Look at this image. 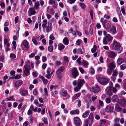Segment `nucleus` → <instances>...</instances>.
Listing matches in <instances>:
<instances>
[{"mask_svg":"<svg viewBox=\"0 0 126 126\" xmlns=\"http://www.w3.org/2000/svg\"><path fill=\"white\" fill-rule=\"evenodd\" d=\"M113 45L112 49L113 50H117L119 53L122 51L123 48L121 46L119 42L114 40Z\"/></svg>","mask_w":126,"mask_h":126,"instance_id":"f257e3e1","label":"nucleus"},{"mask_svg":"<svg viewBox=\"0 0 126 126\" xmlns=\"http://www.w3.org/2000/svg\"><path fill=\"white\" fill-rule=\"evenodd\" d=\"M98 81L103 85H105L109 82L108 79L102 77H99L97 78Z\"/></svg>","mask_w":126,"mask_h":126,"instance_id":"f03ea898","label":"nucleus"},{"mask_svg":"<svg viewBox=\"0 0 126 126\" xmlns=\"http://www.w3.org/2000/svg\"><path fill=\"white\" fill-rule=\"evenodd\" d=\"M94 118L93 116V113H91L88 118L85 120V122L88 124L90 126H91L93 122Z\"/></svg>","mask_w":126,"mask_h":126,"instance_id":"7ed1b4c3","label":"nucleus"},{"mask_svg":"<svg viewBox=\"0 0 126 126\" xmlns=\"http://www.w3.org/2000/svg\"><path fill=\"white\" fill-rule=\"evenodd\" d=\"M64 69L65 68L64 67L62 66L57 71L56 73L57 74V76L59 79H61L63 77V76L61 73L64 70Z\"/></svg>","mask_w":126,"mask_h":126,"instance_id":"20e7f679","label":"nucleus"},{"mask_svg":"<svg viewBox=\"0 0 126 126\" xmlns=\"http://www.w3.org/2000/svg\"><path fill=\"white\" fill-rule=\"evenodd\" d=\"M74 124L76 126H80L81 125V121L78 117H75L73 118Z\"/></svg>","mask_w":126,"mask_h":126,"instance_id":"39448f33","label":"nucleus"},{"mask_svg":"<svg viewBox=\"0 0 126 126\" xmlns=\"http://www.w3.org/2000/svg\"><path fill=\"white\" fill-rule=\"evenodd\" d=\"M102 24L103 27L108 30L110 29L111 26V23L106 20H104Z\"/></svg>","mask_w":126,"mask_h":126,"instance_id":"423d86ee","label":"nucleus"},{"mask_svg":"<svg viewBox=\"0 0 126 126\" xmlns=\"http://www.w3.org/2000/svg\"><path fill=\"white\" fill-rule=\"evenodd\" d=\"M72 74L74 78H76L79 75V73L77 68L74 67L71 70Z\"/></svg>","mask_w":126,"mask_h":126,"instance_id":"0eeeda50","label":"nucleus"},{"mask_svg":"<svg viewBox=\"0 0 126 126\" xmlns=\"http://www.w3.org/2000/svg\"><path fill=\"white\" fill-rule=\"evenodd\" d=\"M114 108L110 106H107L105 109V111L108 113H111L113 111Z\"/></svg>","mask_w":126,"mask_h":126,"instance_id":"6e6552de","label":"nucleus"},{"mask_svg":"<svg viewBox=\"0 0 126 126\" xmlns=\"http://www.w3.org/2000/svg\"><path fill=\"white\" fill-rule=\"evenodd\" d=\"M108 31L110 33H112L113 34H116V31L115 26H112L111 28H110V29H108Z\"/></svg>","mask_w":126,"mask_h":126,"instance_id":"1a4fd4ad","label":"nucleus"},{"mask_svg":"<svg viewBox=\"0 0 126 126\" xmlns=\"http://www.w3.org/2000/svg\"><path fill=\"white\" fill-rule=\"evenodd\" d=\"M108 56L111 58H113L116 56L115 53L113 51H109L107 53Z\"/></svg>","mask_w":126,"mask_h":126,"instance_id":"9d476101","label":"nucleus"},{"mask_svg":"<svg viewBox=\"0 0 126 126\" xmlns=\"http://www.w3.org/2000/svg\"><path fill=\"white\" fill-rule=\"evenodd\" d=\"M20 93L22 96H26L28 94V92L27 90L22 89L20 91Z\"/></svg>","mask_w":126,"mask_h":126,"instance_id":"9b49d317","label":"nucleus"},{"mask_svg":"<svg viewBox=\"0 0 126 126\" xmlns=\"http://www.w3.org/2000/svg\"><path fill=\"white\" fill-rule=\"evenodd\" d=\"M119 103L122 107L126 106V101L124 99L120 100L119 101Z\"/></svg>","mask_w":126,"mask_h":126,"instance_id":"f8f14e48","label":"nucleus"},{"mask_svg":"<svg viewBox=\"0 0 126 126\" xmlns=\"http://www.w3.org/2000/svg\"><path fill=\"white\" fill-rule=\"evenodd\" d=\"M109 69L112 70L114 69L116 67L115 64L114 62L111 63L109 65Z\"/></svg>","mask_w":126,"mask_h":126,"instance_id":"ddd939ff","label":"nucleus"},{"mask_svg":"<svg viewBox=\"0 0 126 126\" xmlns=\"http://www.w3.org/2000/svg\"><path fill=\"white\" fill-rule=\"evenodd\" d=\"M85 83L84 80L82 79H80L78 80L77 85L78 86L81 87L83 84Z\"/></svg>","mask_w":126,"mask_h":126,"instance_id":"4468645a","label":"nucleus"},{"mask_svg":"<svg viewBox=\"0 0 126 126\" xmlns=\"http://www.w3.org/2000/svg\"><path fill=\"white\" fill-rule=\"evenodd\" d=\"M60 93L61 94L63 97H65L67 96H68L67 92L64 89H61Z\"/></svg>","mask_w":126,"mask_h":126,"instance_id":"2eb2a0df","label":"nucleus"},{"mask_svg":"<svg viewBox=\"0 0 126 126\" xmlns=\"http://www.w3.org/2000/svg\"><path fill=\"white\" fill-rule=\"evenodd\" d=\"M111 100L112 102H117L119 101V98L118 96L116 95H113L111 99Z\"/></svg>","mask_w":126,"mask_h":126,"instance_id":"dca6fc26","label":"nucleus"},{"mask_svg":"<svg viewBox=\"0 0 126 126\" xmlns=\"http://www.w3.org/2000/svg\"><path fill=\"white\" fill-rule=\"evenodd\" d=\"M23 45L27 48H28L29 47V43L26 40H24L22 42Z\"/></svg>","mask_w":126,"mask_h":126,"instance_id":"f3484780","label":"nucleus"},{"mask_svg":"<svg viewBox=\"0 0 126 126\" xmlns=\"http://www.w3.org/2000/svg\"><path fill=\"white\" fill-rule=\"evenodd\" d=\"M53 89L55 90V86H54L52 85H51L50 87V91L51 92V94L54 97L55 94L54 93V92L55 94V91H53Z\"/></svg>","mask_w":126,"mask_h":126,"instance_id":"a211bd4d","label":"nucleus"},{"mask_svg":"<svg viewBox=\"0 0 126 126\" xmlns=\"http://www.w3.org/2000/svg\"><path fill=\"white\" fill-rule=\"evenodd\" d=\"M23 82L21 80H18L16 81L15 83V86L16 87H17L22 85Z\"/></svg>","mask_w":126,"mask_h":126,"instance_id":"6ab92c4d","label":"nucleus"},{"mask_svg":"<svg viewBox=\"0 0 126 126\" xmlns=\"http://www.w3.org/2000/svg\"><path fill=\"white\" fill-rule=\"evenodd\" d=\"M25 70L23 71V73L26 76H28L30 74V70L28 68L24 67Z\"/></svg>","mask_w":126,"mask_h":126,"instance_id":"aec40b11","label":"nucleus"},{"mask_svg":"<svg viewBox=\"0 0 126 126\" xmlns=\"http://www.w3.org/2000/svg\"><path fill=\"white\" fill-rule=\"evenodd\" d=\"M79 111L78 109L72 110L70 112L71 115L78 114L79 113Z\"/></svg>","mask_w":126,"mask_h":126,"instance_id":"412c9836","label":"nucleus"},{"mask_svg":"<svg viewBox=\"0 0 126 126\" xmlns=\"http://www.w3.org/2000/svg\"><path fill=\"white\" fill-rule=\"evenodd\" d=\"M124 59L119 58L118 59L117 61V63L119 65H120L124 63Z\"/></svg>","mask_w":126,"mask_h":126,"instance_id":"4be33fe9","label":"nucleus"},{"mask_svg":"<svg viewBox=\"0 0 126 126\" xmlns=\"http://www.w3.org/2000/svg\"><path fill=\"white\" fill-rule=\"evenodd\" d=\"M116 110L118 112H121L122 110V108L118 104H116L115 107Z\"/></svg>","mask_w":126,"mask_h":126,"instance_id":"5701e85b","label":"nucleus"},{"mask_svg":"<svg viewBox=\"0 0 126 126\" xmlns=\"http://www.w3.org/2000/svg\"><path fill=\"white\" fill-rule=\"evenodd\" d=\"M81 94L80 93H77L75 94L73 97H72V99L73 101H74L76 99H77L78 97H79Z\"/></svg>","mask_w":126,"mask_h":126,"instance_id":"b1692460","label":"nucleus"},{"mask_svg":"<svg viewBox=\"0 0 126 126\" xmlns=\"http://www.w3.org/2000/svg\"><path fill=\"white\" fill-rule=\"evenodd\" d=\"M34 9L33 7L30 8L29 9V11H31L30 13V14L31 15H35L36 13L35 11H34Z\"/></svg>","mask_w":126,"mask_h":126,"instance_id":"393cba45","label":"nucleus"},{"mask_svg":"<svg viewBox=\"0 0 126 126\" xmlns=\"http://www.w3.org/2000/svg\"><path fill=\"white\" fill-rule=\"evenodd\" d=\"M105 38V39H107V40L109 41L112 40L113 39V37L109 34H107Z\"/></svg>","mask_w":126,"mask_h":126,"instance_id":"a878e982","label":"nucleus"},{"mask_svg":"<svg viewBox=\"0 0 126 126\" xmlns=\"http://www.w3.org/2000/svg\"><path fill=\"white\" fill-rule=\"evenodd\" d=\"M58 49L60 50H62L63 49H64L65 46L63 44H60L58 46Z\"/></svg>","mask_w":126,"mask_h":126,"instance_id":"bb28decb","label":"nucleus"},{"mask_svg":"<svg viewBox=\"0 0 126 126\" xmlns=\"http://www.w3.org/2000/svg\"><path fill=\"white\" fill-rule=\"evenodd\" d=\"M89 113V111L87 110L85 112V113L83 114L82 116L83 118H85L87 117Z\"/></svg>","mask_w":126,"mask_h":126,"instance_id":"cd10ccee","label":"nucleus"},{"mask_svg":"<svg viewBox=\"0 0 126 126\" xmlns=\"http://www.w3.org/2000/svg\"><path fill=\"white\" fill-rule=\"evenodd\" d=\"M43 22L44 23L42 24V27L43 29H44L45 28L46 25L47 23V20L46 19H44L43 21Z\"/></svg>","mask_w":126,"mask_h":126,"instance_id":"c85d7f7f","label":"nucleus"},{"mask_svg":"<svg viewBox=\"0 0 126 126\" xmlns=\"http://www.w3.org/2000/svg\"><path fill=\"white\" fill-rule=\"evenodd\" d=\"M40 5L39 2L38 1H37L35 3V6L34 7V8L36 9H39V6Z\"/></svg>","mask_w":126,"mask_h":126,"instance_id":"c756f323","label":"nucleus"},{"mask_svg":"<svg viewBox=\"0 0 126 126\" xmlns=\"http://www.w3.org/2000/svg\"><path fill=\"white\" fill-rule=\"evenodd\" d=\"M90 90L91 91L95 93H97L99 90H97V89H96L95 88H92L90 89Z\"/></svg>","mask_w":126,"mask_h":126,"instance_id":"7c9ffc66","label":"nucleus"},{"mask_svg":"<svg viewBox=\"0 0 126 126\" xmlns=\"http://www.w3.org/2000/svg\"><path fill=\"white\" fill-rule=\"evenodd\" d=\"M48 93L47 89L46 88H45L44 89V93L43 96L45 97L48 96Z\"/></svg>","mask_w":126,"mask_h":126,"instance_id":"2f4dec72","label":"nucleus"},{"mask_svg":"<svg viewBox=\"0 0 126 126\" xmlns=\"http://www.w3.org/2000/svg\"><path fill=\"white\" fill-rule=\"evenodd\" d=\"M107 94L109 96H111L112 95V92H111V89H109L107 92Z\"/></svg>","mask_w":126,"mask_h":126,"instance_id":"473e14b6","label":"nucleus"},{"mask_svg":"<svg viewBox=\"0 0 126 126\" xmlns=\"http://www.w3.org/2000/svg\"><path fill=\"white\" fill-rule=\"evenodd\" d=\"M63 41V43L66 45H67L68 44L69 41L67 38H64Z\"/></svg>","mask_w":126,"mask_h":126,"instance_id":"72a5a7b5","label":"nucleus"},{"mask_svg":"<svg viewBox=\"0 0 126 126\" xmlns=\"http://www.w3.org/2000/svg\"><path fill=\"white\" fill-rule=\"evenodd\" d=\"M82 64L85 67L86 66H87L88 65V63L85 60L83 61Z\"/></svg>","mask_w":126,"mask_h":126,"instance_id":"f704fd0d","label":"nucleus"},{"mask_svg":"<svg viewBox=\"0 0 126 126\" xmlns=\"http://www.w3.org/2000/svg\"><path fill=\"white\" fill-rule=\"evenodd\" d=\"M97 47L96 45H94L93 46V48L91 49V51L92 53H94L96 51Z\"/></svg>","mask_w":126,"mask_h":126,"instance_id":"c9c22d12","label":"nucleus"},{"mask_svg":"<svg viewBox=\"0 0 126 126\" xmlns=\"http://www.w3.org/2000/svg\"><path fill=\"white\" fill-rule=\"evenodd\" d=\"M42 120L46 124H48L47 120L45 117H43L42 118Z\"/></svg>","mask_w":126,"mask_h":126,"instance_id":"e433bc0d","label":"nucleus"},{"mask_svg":"<svg viewBox=\"0 0 126 126\" xmlns=\"http://www.w3.org/2000/svg\"><path fill=\"white\" fill-rule=\"evenodd\" d=\"M81 87L77 85V86L74 88V90L75 91L77 92L80 89Z\"/></svg>","mask_w":126,"mask_h":126,"instance_id":"4c0bfd02","label":"nucleus"},{"mask_svg":"<svg viewBox=\"0 0 126 126\" xmlns=\"http://www.w3.org/2000/svg\"><path fill=\"white\" fill-rule=\"evenodd\" d=\"M119 118H116L114 119V122L115 123V124H118L119 123Z\"/></svg>","mask_w":126,"mask_h":126,"instance_id":"58836bf2","label":"nucleus"},{"mask_svg":"<svg viewBox=\"0 0 126 126\" xmlns=\"http://www.w3.org/2000/svg\"><path fill=\"white\" fill-rule=\"evenodd\" d=\"M48 49L49 52H52L53 50V47L51 46H49L48 47Z\"/></svg>","mask_w":126,"mask_h":126,"instance_id":"ea45409f","label":"nucleus"},{"mask_svg":"<svg viewBox=\"0 0 126 126\" xmlns=\"http://www.w3.org/2000/svg\"><path fill=\"white\" fill-rule=\"evenodd\" d=\"M7 46V48L5 49V51L6 52H7L8 51L10 50V49L9 48V47H10V44L9 43H8L7 45H6Z\"/></svg>","mask_w":126,"mask_h":126,"instance_id":"a19ab883","label":"nucleus"},{"mask_svg":"<svg viewBox=\"0 0 126 126\" xmlns=\"http://www.w3.org/2000/svg\"><path fill=\"white\" fill-rule=\"evenodd\" d=\"M77 53L80 54H82L83 53V51L81 48H79L78 49Z\"/></svg>","mask_w":126,"mask_h":126,"instance_id":"79ce46f5","label":"nucleus"},{"mask_svg":"<svg viewBox=\"0 0 126 126\" xmlns=\"http://www.w3.org/2000/svg\"><path fill=\"white\" fill-rule=\"evenodd\" d=\"M126 67V65L125 64H123L120 66L121 69L122 70H123L125 69Z\"/></svg>","mask_w":126,"mask_h":126,"instance_id":"37998d69","label":"nucleus"},{"mask_svg":"<svg viewBox=\"0 0 126 126\" xmlns=\"http://www.w3.org/2000/svg\"><path fill=\"white\" fill-rule=\"evenodd\" d=\"M32 40L33 43L35 45H37L38 44L37 43V41L36 40V39L35 38H33L32 39Z\"/></svg>","mask_w":126,"mask_h":126,"instance_id":"c03bdc74","label":"nucleus"},{"mask_svg":"<svg viewBox=\"0 0 126 126\" xmlns=\"http://www.w3.org/2000/svg\"><path fill=\"white\" fill-rule=\"evenodd\" d=\"M111 101L110 98L109 97L106 98V101L107 103H109Z\"/></svg>","mask_w":126,"mask_h":126,"instance_id":"a18cd8bd","label":"nucleus"},{"mask_svg":"<svg viewBox=\"0 0 126 126\" xmlns=\"http://www.w3.org/2000/svg\"><path fill=\"white\" fill-rule=\"evenodd\" d=\"M10 57L11 59H14L16 57V55L14 53L10 54Z\"/></svg>","mask_w":126,"mask_h":126,"instance_id":"49530a36","label":"nucleus"},{"mask_svg":"<svg viewBox=\"0 0 126 126\" xmlns=\"http://www.w3.org/2000/svg\"><path fill=\"white\" fill-rule=\"evenodd\" d=\"M80 5L81 8L83 9H84L86 7L85 5L83 3H80Z\"/></svg>","mask_w":126,"mask_h":126,"instance_id":"de8ad7c7","label":"nucleus"},{"mask_svg":"<svg viewBox=\"0 0 126 126\" xmlns=\"http://www.w3.org/2000/svg\"><path fill=\"white\" fill-rule=\"evenodd\" d=\"M4 56L3 55H1L0 57V61H1L2 62H4Z\"/></svg>","mask_w":126,"mask_h":126,"instance_id":"09e8293b","label":"nucleus"},{"mask_svg":"<svg viewBox=\"0 0 126 126\" xmlns=\"http://www.w3.org/2000/svg\"><path fill=\"white\" fill-rule=\"evenodd\" d=\"M33 94L34 95H37V92L36 89H35L33 91Z\"/></svg>","mask_w":126,"mask_h":126,"instance_id":"8fccbe9b","label":"nucleus"},{"mask_svg":"<svg viewBox=\"0 0 126 126\" xmlns=\"http://www.w3.org/2000/svg\"><path fill=\"white\" fill-rule=\"evenodd\" d=\"M118 72L115 70H114L113 71V73L112 74V76H116L118 75Z\"/></svg>","mask_w":126,"mask_h":126,"instance_id":"3c124183","label":"nucleus"},{"mask_svg":"<svg viewBox=\"0 0 126 126\" xmlns=\"http://www.w3.org/2000/svg\"><path fill=\"white\" fill-rule=\"evenodd\" d=\"M32 111L30 109H29L28 111L27 114L29 115H30L32 114Z\"/></svg>","mask_w":126,"mask_h":126,"instance_id":"603ef678","label":"nucleus"},{"mask_svg":"<svg viewBox=\"0 0 126 126\" xmlns=\"http://www.w3.org/2000/svg\"><path fill=\"white\" fill-rule=\"evenodd\" d=\"M61 64V62L60 61H57L56 62V66L60 65Z\"/></svg>","mask_w":126,"mask_h":126,"instance_id":"864d4df0","label":"nucleus"},{"mask_svg":"<svg viewBox=\"0 0 126 126\" xmlns=\"http://www.w3.org/2000/svg\"><path fill=\"white\" fill-rule=\"evenodd\" d=\"M89 12L91 16V19H93V10L92 9L90 10L89 11Z\"/></svg>","mask_w":126,"mask_h":126,"instance_id":"5fc2aeb1","label":"nucleus"},{"mask_svg":"<svg viewBox=\"0 0 126 126\" xmlns=\"http://www.w3.org/2000/svg\"><path fill=\"white\" fill-rule=\"evenodd\" d=\"M47 60L46 57L43 56L42 57V61L43 62H45Z\"/></svg>","mask_w":126,"mask_h":126,"instance_id":"6e6d98bb","label":"nucleus"},{"mask_svg":"<svg viewBox=\"0 0 126 126\" xmlns=\"http://www.w3.org/2000/svg\"><path fill=\"white\" fill-rule=\"evenodd\" d=\"M113 86V83L110 82H109V85L108 86V87L110 88L109 89H111V88Z\"/></svg>","mask_w":126,"mask_h":126,"instance_id":"4d7b16f0","label":"nucleus"},{"mask_svg":"<svg viewBox=\"0 0 126 126\" xmlns=\"http://www.w3.org/2000/svg\"><path fill=\"white\" fill-rule=\"evenodd\" d=\"M30 65H28V64H26L24 66V67L25 68H28L29 69V70H31V68H30Z\"/></svg>","mask_w":126,"mask_h":126,"instance_id":"13d9d810","label":"nucleus"},{"mask_svg":"<svg viewBox=\"0 0 126 126\" xmlns=\"http://www.w3.org/2000/svg\"><path fill=\"white\" fill-rule=\"evenodd\" d=\"M18 16L16 17H15V24L18 23Z\"/></svg>","mask_w":126,"mask_h":126,"instance_id":"bf43d9fd","label":"nucleus"},{"mask_svg":"<svg viewBox=\"0 0 126 126\" xmlns=\"http://www.w3.org/2000/svg\"><path fill=\"white\" fill-rule=\"evenodd\" d=\"M68 2L70 4L74 3L75 1V0H68Z\"/></svg>","mask_w":126,"mask_h":126,"instance_id":"052dcab7","label":"nucleus"},{"mask_svg":"<svg viewBox=\"0 0 126 126\" xmlns=\"http://www.w3.org/2000/svg\"><path fill=\"white\" fill-rule=\"evenodd\" d=\"M10 73L12 76H14L15 74V71L14 70L11 71Z\"/></svg>","mask_w":126,"mask_h":126,"instance_id":"680f3d73","label":"nucleus"},{"mask_svg":"<svg viewBox=\"0 0 126 126\" xmlns=\"http://www.w3.org/2000/svg\"><path fill=\"white\" fill-rule=\"evenodd\" d=\"M51 69L50 68H48L47 70V74H50Z\"/></svg>","mask_w":126,"mask_h":126,"instance_id":"e2e57ef3","label":"nucleus"},{"mask_svg":"<svg viewBox=\"0 0 126 126\" xmlns=\"http://www.w3.org/2000/svg\"><path fill=\"white\" fill-rule=\"evenodd\" d=\"M0 6L2 8H4L5 7V3L4 2H2L0 4Z\"/></svg>","mask_w":126,"mask_h":126,"instance_id":"0e129e2a","label":"nucleus"},{"mask_svg":"<svg viewBox=\"0 0 126 126\" xmlns=\"http://www.w3.org/2000/svg\"><path fill=\"white\" fill-rule=\"evenodd\" d=\"M103 44H107V40L105 39V38H104L103 39Z\"/></svg>","mask_w":126,"mask_h":126,"instance_id":"69168bd1","label":"nucleus"},{"mask_svg":"<svg viewBox=\"0 0 126 126\" xmlns=\"http://www.w3.org/2000/svg\"><path fill=\"white\" fill-rule=\"evenodd\" d=\"M21 76H20L19 75H16L15 76V79H20L21 78Z\"/></svg>","mask_w":126,"mask_h":126,"instance_id":"338daca9","label":"nucleus"},{"mask_svg":"<svg viewBox=\"0 0 126 126\" xmlns=\"http://www.w3.org/2000/svg\"><path fill=\"white\" fill-rule=\"evenodd\" d=\"M45 108H44L42 110L41 112V114L42 115H43L45 113Z\"/></svg>","mask_w":126,"mask_h":126,"instance_id":"774afa93","label":"nucleus"}]
</instances>
